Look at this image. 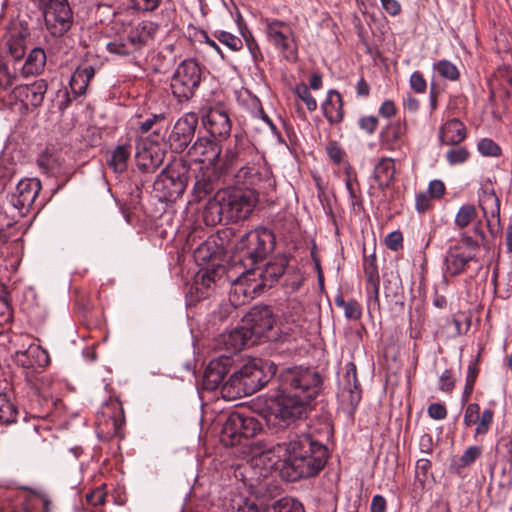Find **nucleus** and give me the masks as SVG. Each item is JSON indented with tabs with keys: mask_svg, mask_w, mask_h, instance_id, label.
<instances>
[{
	"mask_svg": "<svg viewBox=\"0 0 512 512\" xmlns=\"http://www.w3.org/2000/svg\"><path fill=\"white\" fill-rule=\"evenodd\" d=\"M250 452L254 457H266L274 464L282 461V473L289 481L316 475L328 459L326 446L304 433L290 436L283 443L252 442Z\"/></svg>",
	"mask_w": 512,
	"mask_h": 512,
	"instance_id": "f257e3e1",
	"label": "nucleus"
},
{
	"mask_svg": "<svg viewBox=\"0 0 512 512\" xmlns=\"http://www.w3.org/2000/svg\"><path fill=\"white\" fill-rule=\"evenodd\" d=\"M231 364L232 360L227 355L211 360L203 375V388L213 391L221 386L222 396L233 400L260 390L277 370L273 362L253 359L240 369L233 371L229 379L223 382L225 375L230 371Z\"/></svg>",
	"mask_w": 512,
	"mask_h": 512,
	"instance_id": "f03ea898",
	"label": "nucleus"
},
{
	"mask_svg": "<svg viewBox=\"0 0 512 512\" xmlns=\"http://www.w3.org/2000/svg\"><path fill=\"white\" fill-rule=\"evenodd\" d=\"M320 374L307 367L287 368L280 374V393L270 405L267 422L279 419L282 425H289L306 416L312 400L321 389Z\"/></svg>",
	"mask_w": 512,
	"mask_h": 512,
	"instance_id": "7ed1b4c3",
	"label": "nucleus"
},
{
	"mask_svg": "<svg viewBox=\"0 0 512 512\" xmlns=\"http://www.w3.org/2000/svg\"><path fill=\"white\" fill-rule=\"evenodd\" d=\"M486 235L480 223H476L472 234H460L459 243L451 246L445 256V269L451 276L463 273L470 262H479L477 253L485 246Z\"/></svg>",
	"mask_w": 512,
	"mask_h": 512,
	"instance_id": "20e7f679",
	"label": "nucleus"
},
{
	"mask_svg": "<svg viewBox=\"0 0 512 512\" xmlns=\"http://www.w3.org/2000/svg\"><path fill=\"white\" fill-rule=\"evenodd\" d=\"M263 24L268 42L286 61L296 62L298 59V43L292 25L271 18L263 20Z\"/></svg>",
	"mask_w": 512,
	"mask_h": 512,
	"instance_id": "39448f33",
	"label": "nucleus"
},
{
	"mask_svg": "<svg viewBox=\"0 0 512 512\" xmlns=\"http://www.w3.org/2000/svg\"><path fill=\"white\" fill-rule=\"evenodd\" d=\"M202 69L194 59L182 61L175 69L170 88L179 102L188 101L194 95L202 81Z\"/></svg>",
	"mask_w": 512,
	"mask_h": 512,
	"instance_id": "423d86ee",
	"label": "nucleus"
},
{
	"mask_svg": "<svg viewBox=\"0 0 512 512\" xmlns=\"http://www.w3.org/2000/svg\"><path fill=\"white\" fill-rule=\"evenodd\" d=\"M226 208V222L246 220L253 212L258 195L253 188H233L222 190Z\"/></svg>",
	"mask_w": 512,
	"mask_h": 512,
	"instance_id": "0eeeda50",
	"label": "nucleus"
},
{
	"mask_svg": "<svg viewBox=\"0 0 512 512\" xmlns=\"http://www.w3.org/2000/svg\"><path fill=\"white\" fill-rule=\"evenodd\" d=\"M188 172L185 162L176 161L161 172L154 183V189L161 192V197L166 200H176L187 187Z\"/></svg>",
	"mask_w": 512,
	"mask_h": 512,
	"instance_id": "6e6552de",
	"label": "nucleus"
},
{
	"mask_svg": "<svg viewBox=\"0 0 512 512\" xmlns=\"http://www.w3.org/2000/svg\"><path fill=\"white\" fill-rule=\"evenodd\" d=\"M261 430L260 422L253 416L238 411L231 412L226 418L221 433V442L226 446H234L242 438L255 436Z\"/></svg>",
	"mask_w": 512,
	"mask_h": 512,
	"instance_id": "1a4fd4ad",
	"label": "nucleus"
},
{
	"mask_svg": "<svg viewBox=\"0 0 512 512\" xmlns=\"http://www.w3.org/2000/svg\"><path fill=\"white\" fill-rule=\"evenodd\" d=\"M274 245V234L267 228H258L242 236L236 248L242 258H248L255 264L272 252Z\"/></svg>",
	"mask_w": 512,
	"mask_h": 512,
	"instance_id": "9d476101",
	"label": "nucleus"
},
{
	"mask_svg": "<svg viewBox=\"0 0 512 512\" xmlns=\"http://www.w3.org/2000/svg\"><path fill=\"white\" fill-rule=\"evenodd\" d=\"M46 29L53 36H63L73 22L72 10L67 0H49L44 9Z\"/></svg>",
	"mask_w": 512,
	"mask_h": 512,
	"instance_id": "9b49d317",
	"label": "nucleus"
},
{
	"mask_svg": "<svg viewBox=\"0 0 512 512\" xmlns=\"http://www.w3.org/2000/svg\"><path fill=\"white\" fill-rule=\"evenodd\" d=\"M274 324V318L268 307H253L246 314L243 320V327L247 330L249 336L258 340L262 337H268Z\"/></svg>",
	"mask_w": 512,
	"mask_h": 512,
	"instance_id": "f8f14e48",
	"label": "nucleus"
},
{
	"mask_svg": "<svg viewBox=\"0 0 512 512\" xmlns=\"http://www.w3.org/2000/svg\"><path fill=\"white\" fill-rule=\"evenodd\" d=\"M197 124L198 116L192 112L177 120L169 136L170 146L175 152L181 153L187 148L194 137Z\"/></svg>",
	"mask_w": 512,
	"mask_h": 512,
	"instance_id": "ddd939ff",
	"label": "nucleus"
},
{
	"mask_svg": "<svg viewBox=\"0 0 512 512\" xmlns=\"http://www.w3.org/2000/svg\"><path fill=\"white\" fill-rule=\"evenodd\" d=\"M479 207L490 235L493 238L497 237L502 231L500 224V200L493 189L482 191L479 195Z\"/></svg>",
	"mask_w": 512,
	"mask_h": 512,
	"instance_id": "4468645a",
	"label": "nucleus"
},
{
	"mask_svg": "<svg viewBox=\"0 0 512 512\" xmlns=\"http://www.w3.org/2000/svg\"><path fill=\"white\" fill-rule=\"evenodd\" d=\"M285 271V263L284 261L277 262H269L264 268L260 271L261 284H255L254 286H249L247 288L243 287L244 279L237 278L233 283V291L234 294L242 293L245 298H252L253 293L256 292V289L259 286H269L271 287L278 279L284 274Z\"/></svg>",
	"mask_w": 512,
	"mask_h": 512,
	"instance_id": "2eb2a0df",
	"label": "nucleus"
},
{
	"mask_svg": "<svg viewBox=\"0 0 512 512\" xmlns=\"http://www.w3.org/2000/svg\"><path fill=\"white\" fill-rule=\"evenodd\" d=\"M41 190V183L37 179L28 178L18 182L15 191L10 197V203L20 214L25 215Z\"/></svg>",
	"mask_w": 512,
	"mask_h": 512,
	"instance_id": "dca6fc26",
	"label": "nucleus"
},
{
	"mask_svg": "<svg viewBox=\"0 0 512 512\" xmlns=\"http://www.w3.org/2000/svg\"><path fill=\"white\" fill-rule=\"evenodd\" d=\"M341 388L339 396L343 403L355 410L361 400V388L357 380L356 366L349 362L346 365L345 374L340 382Z\"/></svg>",
	"mask_w": 512,
	"mask_h": 512,
	"instance_id": "f3484780",
	"label": "nucleus"
},
{
	"mask_svg": "<svg viewBox=\"0 0 512 512\" xmlns=\"http://www.w3.org/2000/svg\"><path fill=\"white\" fill-rule=\"evenodd\" d=\"M29 36V29L22 22H13L6 35V46L9 55L19 61L26 51V39Z\"/></svg>",
	"mask_w": 512,
	"mask_h": 512,
	"instance_id": "a211bd4d",
	"label": "nucleus"
},
{
	"mask_svg": "<svg viewBox=\"0 0 512 512\" xmlns=\"http://www.w3.org/2000/svg\"><path fill=\"white\" fill-rule=\"evenodd\" d=\"M188 154L195 161L216 165L221 149L217 143L208 138H198L189 148Z\"/></svg>",
	"mask_w": 512,
	"mask_h": 512,
	"instance_id": "6ab92c4d",
	"label": "nucleus"
},
{
	"mask_svg": "<svg viewBox=\"0 0 512 512\" xmlns=\"http://www.w3.org/2000/svg\"><path fill=\"white\" fill-rule=\"evenodd\" d=\"M203 124L213 136L226 137L231 132L230 118L219 108L209 109L203 116Z\"/></svg>",
	"mask_w": 512,
	"mask_h": 512,
	"instance_id": "aec40b11",
	"label": "nucleus"
},
{
	"mask_svg": "<svg viewBox=\"0 0 512 512\" xmlns=\"http://www.w3.org/2000/svg\"><path fill=\"white\" fill-rule=\"evenodd\" d=\"M221 176L214 168H207L196 176L194 184V195L200 200L212 193L214 190H222Z\"/></svg>",
	"mask_w": 512,
	"mask_h": 512,
	"instance_id": "412c9836",
	"label": "nucleus"
},
{
	"mask_svg": "<svg viewBox=\"0 0 512 512\" xmlns=\"http://www.w3.org/2000/svg\"><path fill=\"white\" fill-rule=\"evenodd\" d=\"M222 190H218L215 195L208 200L203 210V220L208 226H215L222 221H226V208L224 204Z\"/></svg>",
	"mask_w": 512,
	"mask_h": 512,
	"instance_id": "4be33fe9",
	"label": "nucleus"
},
{
	"mask_svg": "<svg viewBox=\"0 0 512 512\" xmlns=\"http://www.w3.org/2000/svg\"><path fill=\"white\" fill-rule=\"evenodd\" d=\"M223 273L224 267L221 265L213 266L197 273L194 281V289L198 298L207 297V290L211 288L212 284H216L221 280Z\"/></svg>",
	"mask_w": 512,
	"mask_h": 512,
	"instance_id": "5701e85b",
	"label": "nucleus"
},
{
	"mask_svg": "<svg viewBox=\"0 0 512 512\" xmlns=\"http://www.w3.org/2000/svg\"><path fill=\"white\" fill-rule=\"evenodd\" d=\"M466 137V128L458 119L448 120L440 128L439 139L443 144L455 145Z\"/></svg>",
	"mask_w": 512,
	"mask_h": 512,
	"instance_id": "b1692460",
	"label": "nucleus"
},
{
	"mask_svg": "<svg viewBox=\"0 0 512 512\" xmlns=\"http://www.w3.org/2000/svg\"><path fill=\"white\" fill-rule=\"evenodd\" d=\"M322 110L326 119L336 124L343 120V101L340 93L336 90H330L327 98L322 104Z\"/></svg>",
	"mask_w": 512,
	"mask_h": 512,
	"instance_id": "393cba45",
	"label": "nucleus"
},
{
	"mask_svg": "<svg viewBox=\"0 0 512 512\" xmlns=\"http://www.w3.org/2000/svg\"><path fill=\"white\" fill-rule=\"evenodd\" d=\"M94 75L95 70L91 65L79 66L74 71L69 82L74 98L86 93L87 87Z\"/></svg>",
	"mask_w": 512,
	"mask_h": 512,
	"instance_id": "a878e982",
	"label": "nucleus"
},
{
	"mask_svg": "<svg viewBox=\"0 0 512 512\" xmlns=\"http://www.w3.org/2000/svg\"><path fill=\"white\" fill-rule=\"evenodd\" d=\"M222 342L225 345L228 351L237 352L243 349L246 346H251L256 344V340L252 339L247 330L243 327V325L239 328H236L230 331L227 334L222 335Z\"/></svg>",
	"mask_w": 512,
	"mask_h": 512,
	"instance_id": "bb28decb",
	"label": "nucleus"
},
{
	"mask_svg": "<svg viewBox=\"0 0 512 512\" xmlns=\"http://www.w3.org/2000/svg\"><path fill=\"white\" fill-rule=\"evenodd\" d=\"M164 160V152L158 147L144 149L137 153L138 168L144 172H154Z\"/></svg>",
	"mask_w": 512,
	"mask_h": 512,
	"instance_id": "cd10ccee",
	"label": "nucleus"
},
{
	"mask_svg": "<svg viewBox=\"0 0 512 512\" xmlns=\"http://www.w3.org/2000/svg\"><path fill=\"white\" fill-rule=\"evenodd\" d=\"M476 223H480L482 226V221L478 218L476 206L471 203L463 204L455 214V228L463 233L468 226L473 225L474 227Z\"/></svg>",
	"mask_w": 512,
	"mask_h": 512,
	"instance_id": "c85d7f7f",
	"label": "nucleus"
},
{
	"mask_svg": "<svg viewBox=\"0 0 512 512\" xmlns=\"http://www.w3.org/2000/svg\"><path fill=\"white\" fill-rule=\"evenodd\" d=\"M395 175V165L391 158H382L374 167V178L380 188L389 187Z\"/></svg>",
	"mask_w": 512,
	"mask_h": 512,
	"instance_id": "c756f323",
	"label": "nucleus"
},
{
	"mask_svg": "<svg viewBox=\"0 0 512 512\" xmlns=\"http://www.w3.org/2000/svg\"><path fill=\"white\" fill-rule=\"evenodd\" d=\"M47 88V82L44 79H39L32 84L21 88V94L24 95L27 104H30L33 107H38L44 100Z\"/></svg>",
	"mask_w": 512,
	"mask_h": 512,
	"instance_id": "7c9ffc66",
	"label": "nucleus"
},
{
	"mask_svg": "<svg viewBox=\"0 0 512 512\" xmlns=\"http://www.w3.org/2000/svg\"><path fill=\"white\" fill-rule=\"evenodd\" d=\"M46 63V54L41 48H34L28 54V57L21 68L24 76L35 75L40 73Z\"/></svg>",
	"mask_w": 512,
	"mask_h": 512,
	"instance_id": "2f4dec72",
	"label": "nucleus"
},
{
	"mask_svg": "<svg viewBox=\"0 0 512 512\" xmlns=\"http://www.w3.org/2000/svg\"><path fill=\"white\" fill-rule=\"evenodd\" d=\"M407 133L406 122L396 121L389 124L383 133L384 141L392 148L399 147Z\"/></svg>",
	"mask_w": 512,
	"mask_h": 512,
	"instance_id": "473e14b6",
	"label": "nucleus"
},
{
	"mask_svg": "<svg viewBox=\"0 0 512 512\" xmlns=\"http://www.w3.org/2000/svg\"><path fill=\"white\" fill-rule=\"evenodd\" d=\"M483 449L481 446L473 445L465 449L462 455L451 464L452 469L461 473L462 469L471 466L482 455Z\"/></svg>",
	"mask_w": 512,
	"mask_h": 512,
	"instance_id": "72a5a7b5",
	"label": "nucleus"
},
{
	"mask_svg": "<svg viewBox=\"0 0 512 512\" xmlns=\"http://www.w3.org/2000/svg\"><path fill=\"white\" fill-rule=\"evenodd\" d=\"M131 154V147L129 145H119L112 152L111 158L108 161L109 166L116 173H122L127 168V161Z\"/></svg>",
	"mask_w": 512,
	"mask_h": 512,
	"instance_id": "f704fd0d",
	"label": "nucleus"
},
{
	"mask_svg": "<svg viewBox=\"0 0 512 512\" xmlns=\"http://www.w3.org/2000/svg\"><path fill=\"white\" fill-rule=\"evenodd\" d=\"M335 305L344 310L346 318L358 320L361 317V307L355 300L345 301L341 295L335 297Z\"/></svg>",
	"mask_w": 512,
	"mask_h": 512,
	"instance_id": "c9c22d12",
	"label": "nucleus"
},
{
	"mask_svg": "<svg viewBox=\"0 0 512 512\" xmlns=\"http://www.w3.org/2000/svg\"><path fill=\"white\" fill-rule=\"evenodd\" d=\"M216 254V245L213 242L204 241L194 250V259L201 265L211 261Z\"/></svg>",
	"mask_w": 512,
	"mask_h": 512,
	"instance_id": "e433bc0d",
	"label": "nucleus"
},
{
	"mask_svg": "<svg viewBox=\"0 0 512 512\" xmlns=\"http://www.w3.org/2000/svg\"><path fill=\"white\" fill-rule=\"evenodd\" d=\"M17 354H22L27 357L36 358L34 361H29L24 363L27 366H43L46 365L49 361L48 354L45 350H43L40 346L31 344L24 352H17Z\"/></svg>",
	"mask_w": 512,
	"mask_h": 512,
	"instance_id": "4c0bfd02",
	"label": "nucleus"
},
{
	"mask_svg": "<svg viewBox=\"0 0 512 512\" xmlns=\"http://www.w3.org/2000/svg\"><path fill=\"white\" fill-rule=\"evenodd\" d=\"M273 512H304L303 505L290 497H283L272 504Z\"/></svg>",
	"mask_w": 512,
	"mask_h": 512,
	"instance_id": "58836bf2",
	"label": "nucleus"
},
{
	"mask_svg": "<svg viewBox=\"0 0 512 512\" xmlns=\"http://www.w3.org/2000/svg\"><path fill=\"white\" fill-rule=\"evenodd\" d=\"M16 419V409L5 394H0V424H9Z\"/></svg>",
	"mask_w": 512,
	"mask_h": 512,
	"instance_id": "ea45409f",
	"label": "nucleus"
},
{
	"mask_svg": "<svg viewBox=\"0 0 512 512\" xmlns=\"http://www.w3.org/2000/svg\"><path fill=\"white\" fill-rule=\"evenodd\" d=\"M367 306L369 310H379V280L367 281Z\"/></svg>",
	"mask_w": 512,
	"mask_h": 512,
	"instance_id": "a19ab883",
	"label": "nucleus"
},
{
	"mask_svg": "<svg viewBox=\"0 0 512 512\" xmlns=\"http://www.w3.org/2000/svg\"><path fill=\"white\" fill-rule=\"evenodd\" d=\"M214 37L232 51H239L243 46L242 40L239 37L226 31H216Z\"/></svg>",
	"mask_w": 512,
	"mask_h": 512,
	"instance_id": "79ce46f5",
	"label": "nucleus"
},
{
	"mask_svg": "<svg viewBox=\"0 0 512 512\" xmlns=\"http://www.w3.org/2000/svg\"><path fill=\"white\" fill-rule=\"evenodd\" d=\"M494 418V411L491 409H485L481 414L479 413V420L475 428L474 436L485 435L491 428Z\"/></svg>",
	"mask_w": 512,
	"mask_h": 512,
	"instance_id": "37998d69",
	"label": "nucleus"
},
{
	"mask_svg": "<svg viewBox=\"0 0 512 512\" xmlns=\"http://www.w3.org/2000/svg\"><path fill=\"white\" fill-rule=\"evenodd\" d=\"M434 68L438 73L449 80L455 81L459 78V71L457 67L448 60H440L435 63Z\"/></svg>",
	"mask_w": 512,
	"mask_h": 512,
	"instance_id": "c03bdc74",
	"label": "nucleus"
},
{
	"mask_svg": "<svg viewBox=\"0 0 512 512\" xmlns=\"http://www.w3.org/2000/svg\"><path fill=\"white\" fill-rule=\"evenodd\" d=\"M495 78L504 87L507 96L512 97V69L506 65L499 67L495 73Z\"/></svg>",
	"mask_w": 512,
	"mask_h": 512,
	"instance_id": "a18cd8bd",
	"label": "nucleus"
},
{
	"mask_svg": "<svg viewBox=\"0 0 512 512\" xmlns=\"http://www.w3.org/2000/svg\"><path fill=\"white\" fill-rule=\"evenodd\" d=\"M477 376V369L474 365H469L467 370L466 384L462 394V402L467 403L474 387V383Z\"/></svg>",
	"mask_w": 512,
	"mask_h": 512,
	"instance_id": "49530a36",
	"label": "nucleus"
},
{
	"mask_svg": "<svg viewBox=\"0 0 512 512\" xmlns=\"http://www.w3.org/2000/svg\"><path fill=\"white\" fill-rule=\"evenodd\" d=\"M237 178H243L246 183L255 188H260V178L258 177V173L252 167H242L237 174Z\"/></svg>",
	"mask_w": 512,
	"mask_h": 512,
	"instance_id": "de8ad7c7",
	"label": "nucleus"
},
{
	"mask_svg": "<svg viewBox=\"0 0 512 512\" xmlns=\"http://www.w3.org/2000/svg\"><path fill=\"white\" fill-rule=\"evenodd\" d=\"M295 93L305 103L309 111H314L317 108V102L306 85L302 84L296 87Z\"/></svg>",
	"mask_w": 512,
	"mask_h": 512,
	"instance_id": "09e8293b",
	"label": "nucleus"
},
{
	"mask_svg": "<svg viewBox=\"0 0 512 512\" xmlns=\"http://www.w3.org/2000/svg\"><path fill=\"white\" fill-rule=\"evenodd\" d=\"M480 406L477 403H470L467 405L464 412L463 423L466 427L477 425L479 420Z\"/></svg>",
	"mask_w": 512,
	"mask_h": 512,
	"instance_id": "8fccbe9b",
	"label": "nucleus"
},
{
	"mask_svg": "<svg viewBox=\"0 0 512 512\" xmlns=\"http://www.w3.org/2000/svg\"><path fill=\"white\" fill-rule=\"evenodd\" d=\"M469 153L464 147H457L447 151L446 158L451 165L464 163Z\"/></svg>",
	"mask_w": 512,
	"mask_h": 512,
	"instance_id": "3c124183",
	"label": "nucleus"
},
{
	"mask_svg": "<svg viewBox=\"0 0 512 512\" xmlns=\"http://www.w3.org/2000/svg\"><path fill=\"white\" fill-rule=\"evenodd\" d=\"M478 150L485 156H498L500 154V147L488 138H483L479 141Z\"/></svg>",
	"mask_w": 512,
	"mask_h": 512,
	"instance_id": "603ef678",
	"label": "nucleus"
},
{
	"mask_svg": "<svg viewBox=\"0 0 512 512\" xmlns=\"http://www.w3.org/2000/svg\"><path fill=\"white\" fill-rule=\"evenodd\" d=\"M37 164L46 173L53 172L55 167L58 165L54 155L48 152H44L39 155Z\"/></svg>",
	"mask_w": 512,
	"mask_h": 512,
	"instance_id": "864d4df0",
	"label": "nucleus"
},
{
	"mask_svg": "<svg viewBox=\"0 0 512 512\" xmlns=\"http://www.w3.org/2000/svg\"><path fill=\"white\" fill-rule=\"evenodd\" d=\"M364 270L367 276V281L379 280L378 267L376 264L375 255H371L364 260Z\"/></svg>",
	"mask_w": 512,
	"mask_h": 512,
	"instance_id": "5fc2aeb1",
	"label": "nucleus"
},
{
	"mask_svg": "<svg viewBox=\"0 0 512 512\" xmlns=\"http://www.w3.org/2000/svg\"><path fill=\"white\" fill-rule=\"evenodd\" d=\"M432 197L426 192H420L415 197V207L419 213H425L432 206Z\"/></svg>",
	"mask_w": 512,
	"mask_h": 512,
	"instance_id": "6e6d98bb",
	"label": "nucleus"
},
{
	"mask_svg": "<svg viewBox=\"0 0 512 512\" xmlns=\"http://www.w3.org/2000/svg\"><path fill=\"white\" fill-rule=\"evenodd\" d=\"M410 87L413 89L416 93H424L427 88L426 80L424 79L422 73L419 71H415L410 76Z\"/></svg>",
	"mask_w": 512,
	"mask_h": 512,
	"instance_id": "4d7b16f0",
	"label": "nucleus"
},
{
	"mask_svg": "<svg viewBox=\"0 0 512 512\" xmlns=\"http://www.w3.org/2000/svg\"><path fill=\"white\" fill-rule=\"evenodd\" d=\"M242 145L243 143L239 140H236V148L235 150H232V149H228L226 154H225V160H224V166L225 168H228L230 165H232L233 163L237 162V161H243V159L241 158V150L240 148H242Z\"/></svg>",
	"mask_w": 512,
	"mask_h": 512,
	"instance_id": "13d9d810",
	"label": "nucleus"
},
{
	"mask_svg": "<svg viewBox=\"0 0 512 512\" xmlns=\"http://www.w3.org/2000/svg\"><path fill=\"white\" fill-rule=\"evenodd\" d=\"M385 244L387 248L397 251L403 245V236L400 231H393L389 233L385 239Z\"/></svg>",
	"mask_w": 512,
	"mask_h": 512,
	"instance_id": "bf43d9fd",
	"label": "nucleus"
},
{
	"mask_svg": "<svg viewBox=\"0 0 512 512\" xmlns=\"http://www.w3.org/2000/svg\"><path fill=\"white\" fill-rule=\"evenodd\" d=\"M133 8L142 12L154 11L160 4L161 0H131Z\"/></svg>",
	"mask_w": 512,
	"mask_h": 512,
	"instance_id": "052dcab7",
	"label": "nucleus"
},
{
	"mask_svg": "<svg viewBox=\"0 0 512 512\" xmlns=\"http://www.w3.org/2000/svg\"><path fill=\"white\" fill-rule=\"evenodd\" d=\"M455 380L452 377V372L446 369L439 378V388L442 391L449 392L454 388Z\"/></svg>",
	"mask_w": 512,
	"mask_h": 512,
	"instance_id": "680f3d73",
	"label": "nucleus"
},
{
	"mask_svg": "<svg viewBox=\"0 0 512 512\" xmlns=\"http://www.w3.org/2000/svg\"><path fill=\"white\" fill-rule=\"evenodd\" d=\"M428 194L434 199H440L445 194V185L441 180H433L429 183Z\"/></svg>",
	"mask_w": 512,
	"mask_h": 512,
	"instance_id": "e2e57ef3",
	"label": "nucleus"
},
{
	"mask_svg": "<svg viewBox=\"0 0 512 512\" xmlns=\"http://www.w3.org/2000/svg\"><path fill=\"white\" fill-rule=\"evenodd\" d=\"M359 126L368 134L375 132L378 126V119L375 116H365L359 120Z\"/></svg>",
	"mask_w": 512,
	"mask_h": 512,
	"instance_id": "0e129e2a",
	"label": "nucleus"
},
{
	"mask_svg": "<svg viewBox=\"0 0 512 512\" xmlns=\"http://www.w3.org/2000/svg\"><path fill=\"white\" fill-rule=\"evenodd\" d=\"M428 415L435 420H442L447 416L446 407L440 403H432L428 407Z\"/></svg>",
	"mask_w": 512,
	"mask_h": 512,
	"instance_id": "69168bd1",
	"label": "nucleus"
},
{
	"mask_svg": "<svg viewBox=\"0 0 512 512\" xmlns=\"http://www.w3.org/2000/svg\"><path fill=\"white\" fill-rule=\"evenodd\" d=\"M327 153L334 163L339 164L342 162L344 152L336 143H330L327 146Z\"/></svg>",
	"mask_w": 512,
	"mask_h": 512,
	"instance_id": "338daca9",
	"label": "nucleus"
},
{
	"mask_svg": "<svg viewBox=\"0 0 512 512\" xmlns=\"http://www.w3.org/2000/svg\"><path fill=\"white\" fill-rule=\"evenodd\" d=\"M396 111V106L392 100H385L379 108V114L384 118L393 117Z\"/></svg>",
	"mask_w": 512,
	"mask_h": 512,
	"instance_id": "774afa93",
	"label": "nucleus"
}]
</instances>
